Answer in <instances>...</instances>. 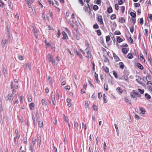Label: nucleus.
Returning a JSON list of instances; mask_svg holds the SVG:
<instances>
[{"label":"nucleus","mask_w":152,"mask_h":152,"mask_svg":"<svg viewBox=\"0 0 152 152\" xmlns=\"http://www.w3.org/2000/svg\"><path fill=\"white\" fill-rule=\"evenodd\" d=\"M137 66L140 69H143L144 68L143 66L139 63L137 64Z\"/></svg>","instance_id":"nucleus-11"},{"label":"nucleus","mask_w":152,"mask_h":152,"mask_svg":"<svg viewBox=\"0 0 152 152\" xmlns=\"http://www.w3.org/2000/svg\"><path fill=\"white\" fill-rule=\"evenodd\" d=\"M118 20L121 23H124L125 22V20L124 18L123 17L119 18Z\"/></svg>","instance_id":"nucleus-14"},{"label":"nucleus","mask_w":152,"mask_h":152,"mask_svg":"<svg viewBox=\"0 0 152 152\" xmlns=\"http://www.w3.org/2000/svg\"><path fill=\"white\" fill-rule=\"evenodd\" d=\"M122 78H124L126 81L127 82L128 81V77H125V76H124V75L123 76H122Z\"/></svg>","instance_id":"nucleus-59"},{"label":"nucleus","mask_w":152,"mask_h":152,"mask_svg":"<svg viewBox=\"0 0 152 152\" xmlns=\"http://www.w3.org/2000/svg\"><path fill=\"white\" fill-rule=\"evenodd\" d=\"M38 125L40 127H41L43 126V122H41L40 121H38Z\"/></svg>","instance_id":"nucleus-30"},{"label":"nucleus","mask_w":152,"mask_h":152,"mask_svg":"<svg viewBox=\"0 0 152 152\" xmlns=\"http://www.w3.org/2000/svg\"><path fill=\"white\" fill-rule=\"evenodd\" d=\"M85 105L86 107L87 108L88 107V101H86L85 102Z\"/></svg>","instance_id":"nucleus-62"},{"label":"nucleus","mask_w":152,"mask_h":152,"mask_svg":"<svg viewBox=\"0 0 152 152\" xmlns=\"http://www.w3.org/2000/svg\"><path fill=\"white\" fill-rule=\"evenodd\" d=\"M48 80L49 82V83L50 84V85H52V83L51 82V78L50 77V76L48 77Z\"/></svg>","instance_id":"nucleus-60"},{"label":"nucleus","mask_w":152,"mask_h":152,"mask_svg":"<svg viewBox=\"0 0 152 152\" xmlns=\"http://www.w3.org/2000/svg\"><path fill=\"white\" fill-rule=\"evenodd\" d=\"M61 34L59 30L58 29V32H57V34L56 35V36L58 38H59Z\"/></svg>","instance_id":"nucleus-40"},{"label":"nucleus","mask_w":152,"mask_h":152,"mask_svg":"<svg viewBox=\"0 0 152 152\" xmlns=\"http://www.w3.org/2000/svg\"><path fill=\"white\" fill-rule=\"evenodd\" d=\"M48 61L50 62H51L53 65H55L58 63H56L55 59H54L53 56H52L50 53H48L47 56Z\"/></svg>","instance_id":"nucleus-1"},{"label":"nucleus","mask_w":152,"mask_h":152,"mask_svg":"<svg viewBox=\"0 0 152 152\" xmlns=\"http://www.w3.org/2000/svg\"><path fill=\"white\" fill-rule=\"evenodd\" d=\"M104 69L105 72H106L107 73L109 72V69L107 67H106L105 68H104Z\"/></svg>","instance_id":"nucleus-48"},{"label":"nucleus","mask_w":152,"mask_h":152,"mask_svg":"<svg viewBox=\"0 0 152 152\" xmlns=\"http://www.w3.org/2000/svg\"><path fill=\"white\" fill-rule=\"evenodd\" d=\"M98 20L101 24L102 25L104 24L102 20V17L101 15H99L98 16Z\"/></svg>","instance_id":"nucleus-6"},{"label":"nucleus","mask_w":152,"mask_h":152,"mask_svg":"<svg viewBox=\"0 0 152 152\" xmlns=\"http://www.w3.org/2000/svg\"><path fill=\"white\" fill-rule=\"evenodd\" d=\"M41 103H42V105L44 106H46L47 104V103L45 101V99H42L41 100Z\"/></svg>","instance_id":"nucleus-19"},{"label":"nucleus","mask_w":152,"mask_h":152,"mask_svg":"<svg viewBox=\"0 0 152 152\" xmlns=\"http://www.w3.org/2000/svg\"><path fill=\"white\" fill-rule=\"evenodd\" d=\"M134 6L135 7H139L140 6V4L139 3H134Z\"/></svg>","instance_id":"nucleus-38"},{"label":"nucleus","mask_w":152,"mask_h":152,"mask_svg":"<svg viewBox=\"0 0 152 152\" xmlns=\"http://www.w3.org/2000/svg\"><path fill=\"white\" fill-rule=\"evenodd\" d=\"M33 0H28V7L30 8V5L33 3Z\"/></svg>","instance_id":"nucleus-23"},{"label":"nucleus","mask_w":152,"mask_h":152,"mask_svg":"<svg viewBox=\"0 0 152 152\" xmlns=\"http://www.w3.org/2000/svg\"><path fill=\"white\" fill-rule=\"evenodd\" d=\"M140 60L143 62H145V59L143 56V55L142 54H140Z\"/></svg>","instance_id":"nucleus-21"},{"label":"nucleus","mask_w":152,"mask_h":152,"mask_svg":"<svg viewBox=\"0 0 152 152\" xmlns=\"http://www.w3.org/2000/svg\"><path fill=\"white\" fill-rule=\"evenodd\" d=\"M141 79V78L139 76H138L137 78L136 79V80L138 83H139L140 84H142V83L140 82V80Z\"/></svg>","instance_id":"nucleus-28"},{"label":"nucleus","mask_w":152,"mask_h":152,"mask_svg":"<svg viewBox=\"0 0 152 152\" xmlns=\"http://www.w3.org/2000/svg\"><path fill=\"white\" fill-rule=\"evenodd\" d=\"M134 26L130 28V31L131 33H133L134 31Z\"/></svg>","instance_id":"nucleus-44"},{"label":"nucleus","mask_w":152,"mask_h":152,"mask_svg":"<svg viewBox=\"0 0 152 152\" xmlns=\"http://www.w3.org/2000/svg\"><path fill=\"white\" fill-rule=\"evenodd\" d=\"M36 139H34L33 138H32V143L31 144L32 145H34L35 144L36 142Z\"/></svg>","instance_id":"nucleus-37"},{"label":"nucleus","mask_w":152,"mask_h":152,"mask_svg":"<svg viewBox=\"0 0 152 152\" xmlns=\"http://www.w3.org/2000/svg\"><path fill=\"white\" fill-rule=\"evenodd\" d=\"M62 34H63V37H62V39H66V37L68 39V37L67 35L65 32H64Z\"/></svg>","instance_id":"nucleus-18"},{"label":"nucleus","mask_w":152,"mask_h":152,"mask_svg":"<svg viewBox=\"0 0 152 152\" xmlns=\"http://www.w3.org/2000/svg\"><path fill=\"white\" fill-rule=\"evenodd\" d=\"M103 147H104V151H105L106 149V148H107L106 143L105 142H104V143Z\"/></svg>","instance_id":"nucleus-61"},{"label":"nucleus","mask_w":152,"mask_h":152,"mask_svg":"<svg viewBox=\"0 0 152 152\" xmlns=\"http://www.w3.org/2000/svg\"><path fill=\"white\" fill-rule=\"evenodd\" d=\"M4 5V3L1 0H0V6L3 7V6Z\"/></svg>","instance_id":"nucleus-51"},{"label":"nucleus","mask_w":152,"mask_h":152,"mask_svg":"<svg viewBox=\"0 0 152 152\" xmlns=\"http://www.w3.org/2000/svg\"><path fill=\"white\" fill-rule=\"evenodd\" d=\"M145 97L148 99H150L151 98V96L147 93L145 94Z\"/></svg>","instance_id":"nucleus-29"},{"label":"nucleus","mask_w":152,"mask_h":152,"mask_svg":"<svg viewBox=\"0 0 152 152\" xmlns=\"http://www.w3.org/2000/svg\"><path fill=\"white\" fill-rule=\"evenodd\" d=\"M114 34L115 35H120L121 34V33L119 31H115Z\"/></svg>","instance_id":"nucleus-50"},{"label":"nucleus","mask_w":152,"mask_h":152,"mask_svg":"<svg viewBox=\"0 0 152 152\" xmlns=\"http://www.w3.org/2000/svg\"><path fill=\"white\" fill-rule=\"evenodd\" d=\"M130 15L132 17V18H135L136 16V14L132 12H131Z\"/></svg>","instance_id":"nucleus-25"},{"label":"nucleus","mask_w":152,"mask_h":152,"mask_svg":"<svg viewBox=\"0 0 152 152\" xmlns=\"http://www.w3.org/2000/svg\"><path fill=\"white\" fill-rule=\"evenodd\" d=\"M7 97L8 98L7 100H8L9 102H12L14 98V97L12 96V94H9L8 95Z\"/></svg>","instance_id":"nucleus-5"},{"label":"nucleus","mask_w":152,"mask_h":152,"mask_svg":"<svg viewBox=\"0 0 152 152\" xmlns=\"http://www.w3.org/2000/svg\"><path fill=\"white\" fill-rule=\"evenodd\" d=\"M107 12L109 13H112L113 12V10L111 7H109L107 8Z\"/></svg>","instance_id":"nucleus-20"},{"label":"nucleus","mask_w":152,"mask_h":152,"mask_svg":"<svg viewBox=\"0 0 152 152\" xmlns=\"http://www.w3.org/2000/svg\"><path fill=\"white\" fill-rule=\"evenodd\" d=\"M128 40V41H130L131 43H132L133 42V40L132 38L131 37H129V38Z\"/></svg>","instance_id":"nucleus-54"},{"label":"nucleus","mask_w":152,"mask_h":152,"mask_svg":"<svg viewBox=\"0 0 152 152\" xmlns=\"http://www.w3.org/2000/svg\"><path fill=\"white\" fill-rule=\"evenodd\" d=\"M88 81L89 84L90 85V86L91 87H93V88H94V86L91 83V81L89 80H88Z\"/></svg>","instance_id":"nucleus-63"},{"label":"nucleus","mask_w":152,"mask_h":152,"mask_svg":"<svg viewBox=\"0 0 152 152\" xmlns=\"http://www.w3.org/2000/svg\"><path fill=\"white\" fill-rule=\"evenodd\" d=\"M99 9L98 7L96 5H94L93 7V9L95 11Z\"/></svg>","instance_id":"nucleus-31"},{"label":"nucleus","mask_w":152,"mask_h":152,"mask_svg":"<svg viewBox=\"0 0 152 152\" xmlns=\"http://www.w3.org/2000/svg\"><path fill=\"white\" fill-rule=\"evenodd\" d=\"M116 90L117 91H118L119 92V94H121L122 93V88L120 87H118L117 89Z\"/></svg>","instance_id":"nucleus-17"},{"label":"nucleus","mask_w":152,"mask_h":152,"mask_svg":"<svg viewBox=\"0 0 152 152\" xmlns=\"http://www.w3.org/2000/svg\"><path fill=\"white\" fill-rule=\"evenodd\" d=\"M110 39V37L109 36H106V39L107 42L109 41Z\"/></svg>","instance_id":"nucleus-45"},{"label":"nucleus","mask_w":152,"mask_h":152,"mask_svg":"<svg viewBox=\"0 0 152 152\" xmlns=\"http://www.w3.org/2000/svg\"><path fill=\"white\" fill-rule=\"evenodd\" d=\"M113 74L114 75V77L116 78L117 79L118 78V76L117 74V73L115 72V71H113Z\"/></svg>","instance_id":"nucleus-33"},{"label":"nucleus","mask_w":152,"mask_h":152,"mask_svg":"<svg viewBox=\"0 0 152 152\" xmlns=\"http://www.w3.org/2000/svg\"><path fill=\"white\" fill-rule=\"evenodd\" d=\"M37 144L40 146L41 142V136L40 134H37Z\"/></svg>","instance_id":"nucleus-2"},{"label":"nucleus","mask_w":152,"mask_h":152,"mask_svg":"<svg viewBox=\"0 0 152 152\" xmlns=\"http://www.w3.org/2000/svg\"><path fill=\"white\" fill-rule=\"evenodd\" d=\"M14 141L15 142V145H17L18 142V140H17V139L16 138L14 137Z\"/></svg>","instance_id":"nucleus-41"},{"label":"nucleus","mask_w":152,"mask_h":152,"mask_svg":"<svg viewBox=\"0 0 152 152\" xmlns=\"http://www.w3.org/2000/svg\"><path fill=\"white\" fill-rule=\"evenodd\" d=\"M82 128L84 129V130L85 131L86 129V125L83 123H82Z\"/></svg>","instance_id":"nucleus-35"},{"label":"nucleus","mask_w":152,"mask_h":152,"mask_svg":"<svg viewBox=\"0 0 152 152\" xmlns=\"http://www.w3.org/2000/svg\"><path fill=\"white\" fill-rule=\"evenodd\" d=\"M138 91L141 94H143L144 92V90H141V89H138Z\"/></svg>","instance_id":"nucleus-42"},{"label":"nucleus","mask_w":152,"mask_h":152,"mask_svg":"<svg viewBox=\"0 0 152 152\" xmlns=\"http://www.w3.org/2000/svg\"><path fill=\"white\" fill-rule=\"evenodd\" d=\"M148 61L150 64L152 65V58L150 59L149 58H148Z\"/></svg>","instance_id":"nucleus-58"},{"label":"nucleus","mask_w":152,"mask_h":152,"mask_svg":"<svg viewBox=\"0 0 152 152\" xmlns=\"http://www.w3.org/2000/svg\"><path fill=\"white\" fill-rule=\"evenodd\" d=\"M129 51L128 48H123L122 49V51L123 53L126 54Z\"/></svg>","instance_id":"nucleus-10"},{"label":"nucleus","mask_w":152,"mask_h":152,"mask_svg":"<svg viewBox=\"0 0 152 152\" xmlns=\"http://www.w3.org/2000/svg\"><path fill=\"white\" fill-rule=\"evenodd\" d=\"M140 20V24L142 25L143 24V18H141Z\"/></svg>","instance_id":"nucleus-57"},{"label":"nucleus","mask_w":152,"mask_h":152,"mask_svg":"<svg viewBox=\"0 0 152 152\" xmlns=\"http://www.w3.org/2000/svg\"><path fill=\"white\" fill-rule=\"evenodd\" d=\"M117 40L118 43H120L122 42L123 40L120 37H118L117 38Z\"/></svg>","instance_id":"nucleus-24"},{"label":"nucleus","mask_w":152,"mask_h":152,"mask_svg":"<svg viewBox=\"0 0 152 152\" xmlns=\"http://www.w3.org/2000/svg\"><path fill=\"white\" fill-rule=\"evenodd\" d=\"M96 32L97 33V34L98 36H100L101 34V32L100 30H96Z\"/></svg>","instance_id":"nucleus-36"},{"label":"nucleus","mask_w":152,"mask_h":152,"mask_svg":"<svg viewBox=\"0 0 152 152\" xmlns=\"http://www.w3.org/2000/svg\"><path fill=\"white\" fill-rule=\"evenodd\" d=\"M93 108L94 110H97L98 109V107L95 105H93Z\"/></svg>","instance_id":"nucleus-43"},{"label":"nucleus","mask_w":152,"mask_h":152,"mask_svg":"<svg viewBox=\"0 0 152 152\" xmlns=\"http://www.w3.org/2000/svg\"><path fill=\"white\" fill-rule=\"evenodd\" d=\"M93 28L94 29H98L99 27L98 25L96 23H95L93 26Z\"/></svg>","instance_id":"nucleus-34"},{"label":"nucleus","mask_w":152,"mask_h":152,"mask_svg":"<svg viewBox=\"0 0 152 152\" xmlns=\"http://www.w3.org/2000/svg\"><path fill=\"white\" fill-rule=\"evenodd\" d=\"M124 100L126 101V102L128 103L129 104H131V100L130 99H129L125 97Z\"/></svg>","instance_id":"nucleus-27"},{"label":"nucleus","mask_w":152,"mask_h":152,"mask_svg":"<svg viewBox=\"0 0 152 152\" xmlns=\"http://www.w3.org/2000/svg\"><path fill=\"white\" fill-rule=\"evenodd\" d=\"M133 56H132V54L129 53L127 55V57L129 59H131L133 58Z\"/></svg>","instance_id":"nucleus-32"},{"label":"nucleus","mask_w":152,"mask_h":152,"mask_svg":"<svg viewBox=\"0 0 152 152\" xmlns=\"http://www.w3.org/2000/svg\"><path fill=\"white\" fill-rule=\"evenodd\" d=\"M64 88L66 90H69L70 89V86H66L64 87Z\"/></svg>","instance_id":"nucleus-53"},{"label":"nucleus","mask_w":152,"mask_h":152,"mask_svg":"<svg viewBox=\"0 0 152 152\" xmlns=\"http://www.w3.org/2000/svg\"><path fill=\"white\" fill-rule=\"evenodd\" d=\"M53 92L52 91L51 92V94H50V97H51V98L52 100L53 99H55L54 96L53 95Z\"/></svg>","instance_id":"nucleus-52"},{"label":"nucleus","mask_w":152,"mask_h":152,"mask_svg":"<svg viewBox=\"0 0 152 152\" xmlns=\"http://www.w3.org/2000/svg\"><path fill=\"white\" fill-rule=\"evenodd\" d=\"M110 18H111V19L112 20L115 19L116 18V16L115 14H112L110 16Z\"/></svg>","instance_id":"nucleus-26"},{"label":"nucleus","mask_w":152,"mask_h":152,"mask_svg":"<svg viewBox=\"0 0 152 152\" xmlns=\"http://www.w3.org/2000/svg\"><path fill=\"white\" fill-rule=\"evenodd\" d=\"M7 41L6 39H2L1 45L3 48H4L5 46V45L7 43Z\"/></svg>","instance_id":"nucleus-9"},{"label":"nucleus","mask_w":152,"mask_h":152,"mask_svg":"<svg viewBox=\"0 0 152 152\" xmlns=\"http://www.w3.org/2000/svg\"><path fill=\"white\" fill-rule=\"evenodd\" d=\"M119 67L122 69H123L124 67V64L122 62H120L119 63Z\"/></svg>","instance_id":"nucleus-15"},{"label":"nucleus","mask_w":152,"mask_h":152,"mask_svg":"<svg viewBox=\"0 0 152 152\" xmlns=\"http://www.w3.org/2000/svg\"><path fill=\"white\" fill-rule=\"evenodd\" d=\"M76 54L77 55L79 56V57L80 58H81L82 57V55L81 54L79 53L78 52H77V51H76Z\"/></svg>","instance_id":"nucleus-49"},{"label":"nucleus","mask_w":152,"mask_h":152,"mask_svg":"<svg viewBox=\"0 0 152 152\" xmlns=\"http://www.w3.org/2000/svg\"><path fill=\"white\" fill-rule=\"evenodd\" d=\"M33 32L36 37H37L38 35V31L35 29L34 28H33Z\"/></svg>","instance_id":"nucleus-16"},{"label":"nucleus","mask_w":152,"mask_h":152,"mask_svg":"<svg viewBox=\"0 0 152 152\" xmlns=\"http://www.w3.org/2000/svg\"><path fill=\"white\" fill-rule=\"evenodd\" d=\"M18 59L20 60H22L23 59V57L22 56H20L18 57Z\"/></svg>","instance_id":"nucleus-64"},{"label":"nucleus","mask_w":152,"mask_h":152,"mask_svg":"<svg viewBox=\"0 0 152 152\" xmlns=\"http://www.w3.org/2000/svg\"><path fill=\"white\" fill-rule=\"evenodd\" d=\"M96 80V81L98 83H99L100 81L98 79V75L97 74H96V72H95V75H94Z\"/></svg>","instance_id":"nucleus-22"},{"label":"nucleus","mask_w":152,"mask_h":152,"mask_svg":"<svg viewBox=\"0 0 152 152\" xmlns=\"http://www.w3.org/2000/svg\"><path fill=\"white\" fill-rule=\"evenodd\" d=\"M121 10L122 12L124 13V12L125 7L123 6H122L121 7Z\"/></svg>","instance_id":"nucleus-46"},{"label":"nucleus","mask_w":152,"mask_h":152,"mask_svg":"<svg viewBox=\"0 0 152 152\" xmlns=\"http://www.w3.org/2000/svg\"><path fill=\"white\" fill-rule=\"evenodd\" d=\"M139 108L140 110L141 111L142 113V114H143L145 113L146 111L145 110V109L144 108L142 107H139Z\"/></svg>","instance_id":"nucleus-13"},{"label":"nucleus","mask_w":152,"mask_h":152,"mask_svg":"<svg viewBox=\"0 0 152 152\" xmlns=\"http://www.w3.org/2000/svg\"><path fill=\"white\" fill-rule=\"evenodd\" d=\"M130 95L131 97L133 98L135 101L137 100L136 92H135L134 90L132 92L130 93Z\"/></svg>","instance_id":"nucleus-4"},{"label":"nucleus","mask_w":152,"mask_h":152,"mask_svg":"<svg viewBox=\"0 0 152 152\" xmlns=\"http://www.w3.org/2000/svg\"><path fill=\"white\" fill-rule=\"evenodd\" d=\"M78 2L80 4L81 6H83L84 5V3L82 0H78Z\"/></svg>","instance_id":"nucleus-39"},{"label":"nucleus","mask_w":152,"mask_h":152,"mask_svg":"<svg viewBox=\"0 0 152 152\" xmlns=\"http://www.w3.org/2000/svg\"><path fill=\"white\" fill-rule=\"evenodd\" d=\"M85 51L86 52V54H87V55H86V56L88 58H90L91 56V52L88 51L87 49H85Z\"/></svg>","instance_id":"nucleus-7"},{"label":"nucleus","mask_w":152,"mask_h":152,"mask_svg":"<svg viewBox=\"0 0 152 152\" xmlns=\"http://www.w3.org/2000/svg\"><path fill=\"white\" fill-rule=\"evenodd\" d=\"M26 66L28 67V68L30 70H31V65L29 63H27L26 64Z\"/></svg>","instance_id":"nucleus-47"},{"label":"nucleus","mask_w":152,"mask_h":152,"mask_svg":"<svg viewBox=\"0 0 152 152\" xmlns=\"http://www.w3.org/2000/svg\"><path fill=\"white\" fill-rule=\"evenodd\" d=\"M53 122L55 124H56L57 123V119L56 118H55L54 120H53Z\"/></svg>","instance_id":"nucleus-55"},{"label":"nucleus","mask_w":152,"mask_h":152,"mask_svg":"<svg viewBox=\"0 0 152 152\" xmlns=\"http://www.w3.org/2000/svg\"><path fill=\"white\" fill-rule=\"evenodd\" d=\"M113 57L115 61H118L120 59L114 53H113Z\"/></svg>","instance_id":"nucleus-8"},{"label":"nucleus","mask_w":152,"mask_h":152,"mask_svg":"<svg viewBox=\"0 0 152 152\" xmlns=\"http://www.w3.org/2000/svg\"><path fill=\"white\" fill-rule=\"evenodd\" d=\"M88 6H85L84 7H83V10H85V12L88 11V12H89L90 11V10L91 9H92V7H91V9L89 7V5L87 3Z\"/></svg>","instance_id":"nucleus-3"},{"label":"nucleus","mask_w":152,"mask_h":152,"mask_svg":"<svg viewBox=\"0 0 152 152\" xmlns=\"http://www.w3.org/2000/svg\"><path fill=\"white\" fill-rule=\"evenodd\" d=\"M29 106V107L31 110H33L34 109V104L33 103L31 102V103L30 104Z\"/></svg>","instance_id":"nucleus-12"},{"label":"nucleus","mask_w":152,"mask_h":152,"mask_svg":"<svg viewBox=\"0 0 152 152\" xmlns=\"http://www.w3.org/2000/svg\"><path fill=\"white\" fill-rule=\"evenodd\" d=\"M115 9L117 10H118L119 9L118 6L117 4H115Z\"/></svg>","instance_id":"nucleus-56"}]
</instances>
